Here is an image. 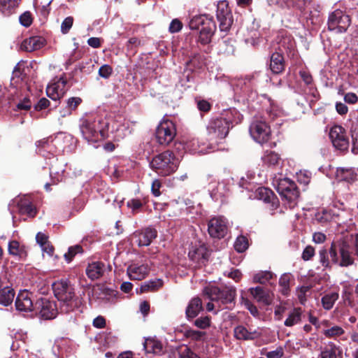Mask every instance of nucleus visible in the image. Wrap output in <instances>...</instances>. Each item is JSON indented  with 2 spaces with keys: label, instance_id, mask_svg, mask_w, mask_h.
Instances as JSON below:
<instances>
[{
  "label": "nucleus",
  "instance_id": "nucleus-1",
  "mask_svg": "<svg viewBox=\"0 0 358 358\" xmlns=\"http://www.w3.org/2000/svg\"><path fill=\"white\" fill-rule=\"evenodd\" d=\"M203 296L210 302L206 305L208 311H213L217 308L218 310L231 308L234 304L236 296V289L233 287L220 288L213 285H208L203 289Z\"/></svg>",
  "mask_w": 358,
  "mask_h": 358
},
{
  "label": "nucleus",
  "instance_id": "nucleus-2",
  "mask_svg": "<svg viewBox=\"0 0 358 358\" xmlns=\"http://www.w3.org/2000/svg\"><path fill=\"white\" fill-rule=\"evenodd\" d=\"M108 127V120L101 117L84 120L80 125L83 138L90 143H96L107 138Z\"/></svg>",
  "mask_w": 358,
  "mask_h": 358
},
{
  "label": "nucleus",
  "instance_id": "nucleus-3",
  "mask_svg": "<svg viewBox=\"0 0 358 358\" xmlns=\"http://www.w3.org/2000/svg\"><path fill=\"white\" fill-rule=\"evenodd\" d=\"M55 296L59 302L62 312L69 313L78 306V301L73 285L66 280H58L52 284Z\"/></svg>",
  "mask_w": 358,
  "mask_h": 358
},
{
  "label": "nucleus",
  "instance_id": "nucleus-4",
  "mask_svg": "<svg viewBox=\"0 0 358 358\" xmlns=\"http://www.w3.org/2000/svg\"><path fill=\"white\" fill-rule=\"evenodd\" d=\"M178 164V159L169 150L155 156L150 163L151 169L162 176H169L174 173Z\"/></svg>",
  "mask_w": 358,
  "mask_h": 358
},
{
  "label": "nucleus",
  "instance_id": "nucleus-5",
  "mask_svg": "<svg viewBox=\"0 0 358 358\" xmlns=\"http://www.w3.org/2000/svg\"><path fill=\"white\" fill-rule=\"evenodd\" d=\"M191 29H199V41L208 44L216 30V24L212 16L200 15L193 17L189 23Z\"/></svg>",
  "mask_w": 358,
  "mask_h": 358
},
{
  "label": "nucleus",
  "instance_id": "nucleus-6",
  "mask_svg": "<svg viewBox=\"0 0 358 358\" xmlns=\"http://www.w3.org/2000/svg\"><path fill=\"white\" fill-rule=\"evenodd\" d=\"M176 135L175 124L169 120H163L157 127L155 136L157 142L162 145H167L173 141Z\"/></svg>",
  "mask_w": 358,
  "mask_h": 358
},
{
  "label": "nucleus",
  "instance_id": "nucleus-7",
  "mask_svg": "<svg viewBox=\"0 0 358 358\" xmlns=\"http://www.w3.org/2000/svg\"><path fill=\"white\" fill-rule=\"evenodd\" d=\"M231 122L225 117L212 120L207 126L208 135L210 139L224 138L229 133Z\"/></svg>",
  "mask_w": 358,
  "mask_h": 358
},
{
  "label": "nucleus",
  "instance_id": "nucleus-8",
  "mask_svg": "<svg viewBox=\"0 0 358 358\" xmlns=\"http://www.w3.org/2000/svg\"><path fill=\"white\" fill-rule=\"evenodd\" d=\"M351 20L349 15H345L341 10H336L329 14L328 17V28L336 33H344L350 25Z\"/></svg>",
  "mask_w": 358,
  "mask_h": 358
},
{
  "label": "nucleus",
  "instance_id": "nucleus-9",
  "mask_svg": "<svg viewBox=\"0 0 358 358\" xmlns=\"http://www.w3.org/2000/svg\"><path fill=\"white\" fill-rule=\"evenodd\" d=\"M250 134L255 141L264 143L268 140L271 131L264 120L255 119L250 126Z\"/></svg>",
  "mask_w": 358,
  "mask_h": 358
},
{
  "label": "nucleus",
  "instance_id": "nucleus-10",
  "mask_svg": "<svg viewBox=\"0 0 358 358\" xmlns=\"http://www.w3.org/2000/svg\"><path fill=\"white\" fill-rule=\"evenodd\" d=\"M217 19L220 22V29L222 31H228L232 23V15L227 1H220L217 4Z\"/></svg>",
  "mask_w": 358,
  "mask_h": 358
},
{
  "label": "nucleus",
  "instance_id": "nucleus-11",
  "mask_svg": "<svg viewBox=\"0 0 358 358\" xmlns=\"http://www.w3.org/2000/svg\"><path fill=\"white\" fill-rule=\"evenodd\" d=\"M227 220L222 216L211 218L208 224V231L213 238H222L227 234Z\"/></svg>",
  "mask_w": 358,
  "mask_h": 358
},
{
  "label": "nucleus",
  "instance_id": "nucleus-12",
  "mask_svg": "<svg viewBox=\"0 0 358 358\" xmlns=\"http://www.w3.org/2000/svg\"><path fill=\"white\" fill-rule=\"evenodd\" d=\"M329 137L333 145L338 150H347L349 147L348 138L345 129L340 125H334L329 131Z\"/></svg>",
  "mask_w": 358,
  "mask_h": 358
},
{
  "label": "nucleus",
  "instance_id": "nucleus-13",
  "mask_svg": "<svg viewBox=\"0 0 358 358\" xmlns=\"http://www.w3.org/2000/svg\"><path fill=\"white\" fill-rule=\"evenodd\" d=\"M35 306L39 310L40 316L45 320L54 319L58 313L55 302L47 299H41Z\"/></svg>",
  "mask_w": 358,
  "mask_h": 358
},
{
  "label": "nucleus",
  "instance_id": "nucleus-14",
  "mask_svg": "<svg viewBox=\"0 0 358 358\" xmlns=\"http://www.w3.org/2000/svg\"><path fill=\"white\" fill-rule=\"evenodd\" d=\"M157 236V230L150 227L138 229L132 235L135 242L140 247L150 245L152 241L156 238Z\"/></svg>",
  "mask_w": 358,
  "mask_h": 358
},
{
  "label": "nucleus",
  "instance_id": "nucleus-15",
  "mask_svg": "<svg viewBox=\"0 0 358 358\" xmlns=\"http://www.w3.org/2000/svg\"><path fill=\"white\" fill-rule=\"evenodd\" d=\"M150 268L148 264L133 262L127 269L129 278L133 280H141L149 273Z\"/></svg>",
  "mask_w": 358,
  "mask_h": 358
},
{
  "label": "nucleus",
  "instance_id": "nucleus-16",
  "mask_svg": "<svg viewBox=\"0 0 358 358\" xmlns=\"http://www.w3.org/2000/svg\"><path fill=\"white\" fill-rule=\"evenodd\" d=\"M338 249L340 254V266L347 267L354 264V257L351 252L350 243L345 239L338 241Z\"/></svg>",
  "mask_w": 358,
  "mask_h": 358
},
{
  "label": "nucleus",
  "instance_id": "nucleus-17",
  "mask_svg": "<svg viewBox=\"0 0 358 358\" xmlns=\"http://www.w3.org/2000/svg\"><path fill=\"white\" fill-rule=\"evenodd\" d=\"M66 85V80L62 77L57 81L49 85L46 89L48 96L55 101L60 99L67 91Z\"/></svg>",
  "mask_w": 358,
  "mask_h": 358
},
{
  "label": "nucleus",
  "instance_id": "nucleus-18",
  "mask_svg": "<svg viewBox=\"0 0 358 358\" xmlns=\"http://www.w3.org/2000/svg\"><path fill=\"white\" fill-rule=\"evenodd\" d=\"M278 192L282 198L287 201L289 207L292 208L296 205L299 192L294 182H289V185L285 187L279 186Z\"/></svg>",
  "mask_w": 358,
  "mask_h": 358
},
{
  "label": "nucleus",
  "instance_id": "nucleus-19",
  "mask_svg": "<svg viewBox=\"0 0 358 358\" xmlns=\"http://www.w3.org/2000/svg\"><path fill=\"white\" fill-rule=\"evenodd\" d=\"M256 198L270 204L271 210L276 209L279 206V201L275 194L268 188L261 187L256 190Z\"/></svg>",
  "mask_w": 358,
  "mask_h": 358
},
{
  "label": "nucleus",
  "instance_id": "nucleus-20",
  "mask_svg": "<svg viewBox=\"0 0 358 358\" xmlns=\"http://www.w3.org/2000/svg\"><path fill=\"white\" fill-rule=\"evenodd\" d=\"M32 294L24 290L20 292L15 300V306L20 311L29 312L34 309V304L31 299Z\"/></svg>",
  "mask_w": 358,
  "mask_h": 358
},
{
  "label": "nucleus",
  "instance_id": "nucleus-21",
  "mask_svg": "<svg viewBox=\"0 0 358 358\" xmlns=\"http://www.w3.org/2000/svg\"><path fill=\"white\" fill-rule=\"evenodd\" d=\"M250 292L257 301L265 305L271 304L273 301V293L263 287L257 286L250 288Z\"/></svg>",
  "mask_w": 358,
  "mask_h": 358
},
{
  "label": "nucleus",
  "instance_id": "nucleus-22",
  "mask_svg": "<svg viewBox=\"0 0 358 358\" xmlns=\"http://www.w3.org/2000/svg\"><path fill=\"white\" fill-rule=\"evenodd\" d=\"M188 255L192 261L200 266L208 260V251L204 245H195L189 250Z\"/></svg>",
  "mask_w": 358,
  "mask_h": 358
},
{
  "label": "nucleus",
  "instance_id": "nucleus-23",
  "mask_svg": "<svg viewBox=\"0 0 358 358\" xmlns=\"http://www.w3.org/2000/svg\"><path fill=\"white\" fill-rule=\"evenodd\" d=\"M146 354L161 355L164 352V345L160 341L156 338H147L143 343Z\"/></svg>",
  "mask_w": 358,
  "mask_h": 358
},
{
  "label": "nucleus",
  "instance_id": "nucleus-24",
  "mask_svg": "<svg viewBox=\"0 0 358 358\" xmlns=\"http://www.w3.org/2000/svg\"><path fill=\"white\" fill-rule=\"evenodd\" d=\"M19 212L22 214H26L30 217H34L36 211L32 205L29 199L25 196L16 199Z\"/></svg>",
  "mask_w": 358,
  "mask_h": 358
},
{
  "label": "nucleus",
  "instance_id": "nucleus-25",
  "mask_svg": "<svg viewBox=\"0 0 358 358\" xmlns=\"http://www.w3.org/2000/svg\"><path fill=\"white\" fill-rule=\"evenodd\" d=\"M203 310L202 301L200 298L194 297L189 302L185 314L188 320L196 317Z\"/></svg>",
  "mask_w": 358,
  "mask_h": 358
},
{
  "label": "nucleus",
  "instance_id": "nucleus-26",
  "mask_svg": "<svg viewBox=\"0 0 358 358\" xmlns=\"http://www.w3.org/2000/svg\"><path fill=\"white\" fill-rule=\"evenodd\" d=\"M285 60L282 54L273 52L271 56L270 69L275 74L281 73L285 70Z\"/></svg>",
  "mask_w": 358,
  "mask_h": 358
},
{
  "label": "nucleus",
  "instance_id": "nucleus-27",
  "mask_svg": "<svg viewBox=\"0 0 358 358\" xmlns=\"http://www.w3.org/2000/svg\"><path fill=\"white\" fill-rule=\"evenodd\" d=\"M104 273V264L94 262L89 264L86 268V274L91 280H96L103 275Z\"/></svg>",
  "mask_w": 358,
  "mask_h": 358
},
{
  "label": "nucleus",
  "instance_id": "nucleus-28",
  "mask_svg": "<svg viewBox=\"0 0 358 358\" xmlns=\"http://www.w3.org/2000/svg\"><path fill=\"white\" fill-rule=\"evenodd\" d=\"M235 337L238 340H253L260 336L257 331H250L243 326H238L234 330Z\"/></svg>",
  "mask_w": 358,
  "mask_h": 358
},
{
  "label": "nucleus",
  "instance_id": "nucleus-29",
  "mask_svg": "<svg viewBox=\"0 0 358 358\" xmlns=\"http://www.w3.org/2000/svg\"><path fill=\"white\" fill-rule=\"evenodd\" d=\"M336 178L340 180L346 181L348 182L355 180L357 173L353 168H337L336 172Z\"/></svg>",
  "mask_w": 358,
  "mask_h": 358
},
{
  "label": "nucleus",
  "instance_id": "nucleus-30",
  "mask_svg": "<svg viewBox=\"0 0 358 358\" xmlns=\"http://www.w3.org/2000/svg\"><path fill=\"white\" fill-rule=\"evenodd\" d=\"M15 296V292L13 288L8 286V283L0 289V303L4 306L11 304Z\"/></svg>",
  "mask_w": 358,
  "mask_h": 358
},
{
  "label": "nucleus",
  "instance_id": "nucleus-31",
  "mask_svg": "<svg viewBox=\"0 0 358 358\" xmlns=\"http://www.w3.org/2000/svg\"><path fill=\"white\" fill-rule=\"evenodd\" d=\"M82 103V99L80 97H71L66 101V108L60 110V116L65 117L71 115L78 106Z\"/></svg>",
  "mask_w": 358,
  "mask_h": 358
},
{
  "label": "nucleus",
  "instance_id": "nucleus-32",
  "mask_svg": "<svg viewBox=\"0 0 358 358\" xmlns=\"http://www.w3.org/2000/svg\"><path fill=\"white\" fill-rule=\"evenodd\" d=\"M302 309L301 308H294L290 311L287 319L285 320L284 324L286 327H293L301 322Z\"/></svg>",
  "mask_w": 358,
  "mask_h": 358
},
{
  "label": "nucleus",
  "instance_id": "nucleus-33",
  "mask_svg": "<svg viewBox=\"0 0 358 358\" xmlns=\"http://www.w3.org/2000/svg\"><path fill=\"white\" fill-rule=\"evenodd\" d=\"M18 5L19 0H0V12L5 16H9Z\"/></svg>",
  "mask_w": 358,
  "mask_h": 358
},
{
  "label": "nucleus",
  "instance_id": "nucleus-34",
  "mask_svg": "<svg viewBox=\"0 0 358 358\" xmlns=\"http://www.w3.org/2000/svg\"><path fill=\"white\" fill-rule=\"evenodd\" d=\"M164 285V282L160 278H156L145 282L140 287V292H155L161 288Z\"/></svg>",
  "mask_w": 358,
  "mask_h": 358
},
{
  "label": "nucleus",
  "instance_id": "nucleus-35",
  "mask_svg": "<svg viewBox=\"0 0 358 358\" xmlns=\"http://www.w3.org/2000/svg\"><path fill=\"white\" fill-rule=\"evenodd\" d=\"M24 45L28 51H34L43 47V39L37 36L30 37L24 41Z\"/></svg>",
  "mask_w": 358,
  "mask_h": 358
},
{
  "label": "nucleus",
  "instance_id": "nucleus-36",
  "mask_svg": "<svg viewBox=\"0 0 358 358\" xmlns=\"http://www.w3.org/2000/svg\"><path fill=\"white\" fill-rule=\"evenodd\" d=\"M338 293L336 292L325 294L322 298V303L324 309L330 310L338 299Z\"/></svg>",
  "mask_w": 358,
  "mask_h": 358
},
{
  "label": "nucleus",
  "instance_id": "nucleus-37",
  "mask_svg": "<svg viewBox=\"0 0 358 358\" xmlns=\"http://www.w3.org/2000/svg\"><path fill=\"white\" fill-rule=\"evenodd\" d=\"M263 162L268 166H275L279 163L280 157L273 151L267 150L262 157Z\"/></svg>",
  "mask_w": 358,
  "mask_h": 358
},
{
  "label": "nucleus",
  "instance_id": "nucleus-38",
  "mask_svg": "<svg viewBox=\"0 0 358 358\" xmlns=\"http://www.w3.org/2000/svg\"><path fill=\"white\" fill-rule=\"evenodd\" d=\"M8 252L10 255L22 257L25 255V250L17 241H10L8 243Z\"/></svg>",
  "mask_w": 358,
  "mask_h": 358
},
{
  "label": "nucleus",
  "instance_id": "nucleus-39",
  "mask_svg": "<svg viewBox=\"0 0 358 358\" xmlns=\"http://www.w3.org/2000/svg\"><path fill=\"white\" fill-rule=\"evenodd\" d=\"M248 248V240L244 236H239L237 237L234 243V248L238 252L245 251Z\"/></svg>",
  "mask_w": 358,
  "mask_h": 358
},
{
  "label": "nucleus",
  "instance_id": "nucleus-40",
  "mask_svg": "<svg viewBox=\"0 0 358 358\" xmlns=\"http://www.w3.org/2000/svg\"><path fill=\"white\" fill-rule=\"evenodd\" d=\"M344 330L339 326H334L329 329L324 330V335L327 338H336L344 334Z\"/></svg>",
  "mask_w": 358,
  "mask_h": 358
},
{
  "label": "nucleus",
  "instance_id": "nucleus-41",
  "mask_svg": "<svg viewBox=\"0 0 358 358\" xmlns=\"http://www.w3.org/2000/svg\"><path fill=\"white\" fill-rule=\"evenodd\" d=\"M178 358H199L196 354L193 352L187 346H180L178 350Z\"/></svg>",
  "mask_w": 358,
  "mask_h": 358
},
{
  "label": "nucleus",
  "instance_id": "nucleus-42",
  "mask_svg": "<svg viewBox=\"0 0 358 358\" xmlns=\"http://www.w3.org/2000/svg\"><path fill=\"white\" fill-rule=\"evenodd\" d=\"M273 274L269 271H261L253 278L255 282H259L260 284H264L272 278Z\"/></svg>",
  "mask_w": 358,
  "mask_h": 358
},
{
  "label": "nucleus",
  "instance_id": "nucleus-43",
  "mask_svg": "<svg viewBox=\"0 0 358 358\" xmlns=\"http://www.w3.org/2000/svg\"><path fill=\"white\" fill-rule=\"evenodd\" d=\"M127 206L131 210L133 213H138L141 210L143 203L142 201L138 199H132L128 201Z\"/></svg>",
  "mask_w": 358,
  "mask_h": 358
},
{
  "label": "nucleus",
  "instance_id": "nucleus-44",
  "mask_svg": "<svg viewBox=\"0 0 358 358\" xmlns=\"http://www.w3.org/2000/svg\"><path fill=\"white\" fill-rule=\"evenodd\" d=\"M337 249H338V242L337 243L332 242L331 244L329 250L328 252V254H329V256H330L331 262L340 266V259L338 256Z\"/></svg>",
  "mask_w": 358,
  "mask_h": 358
},
{
  "label": "nucleus",
  "instance_id": "nucleus-45",
  "mask_svg": "<svg viewBox=\"0 0 358 358\" xmlns=\"http://www.w3.org/2000/svg\"><path fill=\"white\" fill-rule=\"evenodd\" d=\"M82 252V247L80 245H76L69 248L68 252L64 254V258L68 262H70L76 254Z\"/></svg>",
  "mask_w": 358,
  "mask_h": 358
},
{
  "label": "nucleus",
  "instance_id": "nucleus-46",
  "mask_svg": "<svg viewBox=\"0 0 358 358\" xmlns=\"http://www.w3.org/2000/svg\"><path fill=\"white\" fill-rule=\"evenodd\" d=\"M338 350L335 345H330L321 352L322 358H338Z\"/></svg>",
  "mask_w": 358,
  "mask_h": 358
},
{
  "label": "nucleus",
  "instance_id": "nucleus-47",
  "mask_svg": "<svg viewBox=\"0 0 358 358\" xmlns=\"http://www.w3.org/2000/svg\"><path fill=\"white\" fill-rule=\"evenodd\" d=\"M290 277L287 274L282 275L279 280V285L282 287V293L285 295L287 294L289 289Z\"/></svg>",
  "mask_w": 358,
  "mask_h": 358
},
{
  "label": "nucleus",
  "instance_id": "nucleus-48",
  "mask_svg": "<svg viewBox=\"0 0 358 358\" xmlns=\"http://www.w3.org/2000/svg\"><path fill=\"white\" fill-rule=\"evenodd\" d=\"M319 261L325 268L331 266L329 254L327 249L322 248L319 251Z\"/></svg>",
  "mask_w": 358,
  "mask_h": 358
},
{
  "label": "nucleus",
  "instance_id": "nucleus-49",
  "mask_svg": "<svg viewBox=\"0 0 358 358\" xmlns=\"http://www.w3.org/2000/svg\"><path fill=\"white\" fill-rule=\"evenodd\" d=\"M19 20L20 24L25 27H29L33 21L31 14L29 11H26L24 13H22L20 16Z\"/></svg>",
  "mask_w": 358,
  "mask_h": 358
},
{
  "label": "nucleus",
  "instance_id": "nucleus-50",
  "mask_svg": "<svg viewBox=\"0 0 358 358\" xmlns=\"http://www.w3.org/2000/svg\"><path fill=\"white\" fill-rule=\"evenodd\" d=\"M210 320L208 316L201 317L194 321V325L200 329H206L210 326Z\"/></svg>",
  "mask_w": 358,
  "mask_h": 358
},
{
  "label": "nucleus",
  "instance_id": "nucleus-51",
  "mask_svg": "<svg viewBox=\"0 0 358 358\" xmlns=\"http://www.w3.org/2000/svg\"><path fill=\"white\" fill-rule=\"evenodd\" d=\"M73 18L72 17H66L61 24V31L62 34H67L73 26Z\"/></svg>",
  "mask_w": 358,
  "mask_h": 358
},
{
  "label": "nucleus",
  "instance_id": "nucleus-52",
  "mask_svg": "<svg viewBox=\"0 0 358 358\" xmlns=\"http://www.w3.org/2000/svg\"><path fill=\"white\" fill-rule=\"evenodd\" d=\"M113 73V68L108 64L102 65L99 69V75L105 79L108 78Z\"/></svg>",
  "mask_w": 358,
  "mask_h": 358
},
{
  "label": "nucleus",
  "instance_id": "nucleus-53",
  "mask_svg": "<svg viewBox=\"0 0 358 358\" xmlns=\"http://www.w3.org/2000/svg\"><path fill=\"white\" fill-rule=\"evenodd\" d=\"M315 220L322 224L328 222L331 220V215L327 211H322L321 213H317L315 215Z\"/></svg>",
  "mask_w": 358,
  "mask_h": 358
},
{
  "label": "nucleus",
  "instance_id": "nucleus-54",
  "mask_svg": "<svg viewBox=\"0 0 358 358\" xmlns=\"http://www.w3.org/2000/svg\"><path fill=\"white\" fill-rule=\"evenodd\" d=\"M182 22L178 19H174L170 23L169 30L171 33H176L180 31L182 29Z\"/></svg>",
  "mask_w": 358,
  "mask_h": 358
},
{
  "label": "nucleus",
  "instance_id": "nucleus-55",
  "mask_svg": "<svg viewBox=\"0 0 358 358\" xmlns=\"http://www.w3.org/2000/svg\"><path fill=\"white\" fill-rule=\"evenodd\" d=\"M315 255V248L313 246L308 245L303 250L302 253V259L304 261L310 260Z\"/></svg>",
  "mask_w": 358,
  "mask_h": 358
},
{
  "label": "nucleus",
  "instance_id": "nucleus-56",
  "mask_svg": "<svg viewBox=\"0 0 358 358\" xmlns=\"http://www.w3.org/2000/svg\"><path fill=\"white\" fill-rule=\"evenodd\" d=\"M223 188V185L218 184L216 189H211L210 194L213 199L217 200L219 199H222L224 196V193L222 192L219 191L220 189Z\"/></svg>",
  "mask_w": 358,
  "mask_h": 358
},
{
  "label": "nucleus",
  "instance_id": "nucleus-57",
  "mask_svg": "<svg viewBox=\"0 0 358 358\" xmlns=\"http://www.w3.org/2000/svg\"><path fill=\"white\" fill-rule=\"evenodd\" d=\"M344 101L349 104H355L358 101V96L353 92H348L345 94Z\"/></svg>",
  "mask_w": 358,
  "mask_h": 358
},
{
  "label": "nucleus",
  "instance_id": "nucleus-58",
  "mask_svg": "<svg viewBox=\"0 0 358 358\" xmlns=\"http://www.w3.org/2000/svg\"><path fill=\"white\" fill-rule=\"evenodd\" d=\"M352 151L355 154H358V131L352 132Z\"/></svg>",
  "mask_w": 358,
  "mask_h": 358
},
{
  "label": "nucleus",
  "instance_id": "nucleus-59",
  "mask_svg": "<svg viewBox=\"0 0 358 358\" xmlns=\"http://www.w3.org/2000/svg\"><path fill=\"white\" fill-rule=\"evenodd\" d=\"M197 107L201 111L208 112L210 110L211 106L210 103L206 100H199L197 101Z\"/></svg>",
  "mask_w": 358,
  "mask_h": 358
},
{
  "label": "nucleus",
  "instance_id": "nucleus-60",
  "mask_svg": "<svg viewBox=\"0 0 358 358\" xmlns=\"http://www.w3.org/2000/svg\"><path fill=\"white\" fill-rule=\"evenodd\" d=\"M205 334L204 332L196 331V330H189L187 331V336L193 340H200L202 336Z\"/></svg>",
  "mask_w": 358,
  "mask_h": 358
},
{
  "label": "nucleus",
  "instance_id": "nucleus-61",
  "mask_svg": "<svg viewBox=\"0 0 358 358\" xmlns=\"http://www.w3.org/2000/svg\"><path fill=\"white\" fill-rule=\"evenodd\" d=\"M87 44L93 48H99L101 45V39L97 37H91L87 40Z\"/></svg>",
  "mask_w": 358,
  "mask_h": 358
},
{
  "label": "nucleus",
  "instance_id": "nucleus-62",
  "mask_svg": "<svg viewBox=\"0 0 358 358\" xmlns=\"http://www.w3.org/2000/svg\"><path fill=\"white\" fill-rule=\"evenodd\" d=\"M92 324L94 327L102 329L106 326V320L102 316H98L94 319Z\"/></svg>",
  "mask_w": 358,
  "mask_h": 358
},
{
  "label": "nucleus",
  "instance_id": "nucleus-63",
  "mask_svg": "<svg viewBox=\"0 0 358 358\" xmlns=\"http://www.w3.org/2000/svg\"><path fill=\"white\" fill-rule=\"evenodd\" d=\"M162 186V184L159 180H155L152 183L151 190L152 194L155 196H158L160 195V191L159 189Z\"/></svg>",
  "mask_w": 358,
  "mask_h": 358
},
{
  "label": "nucleus",
  "instance_id": "nucleus-64",
  "mask_svg": "<svg viewBox=\"0 0 358 358\" xmlns=\"http://www.w3.org/2000/svg\"><path fill=\"white\" fill-rule=\"evenodd\" d=\"M50 105V101L47 99L46 98H42L41 99L38 103L35 106V109L36 110H41L43 109L46 108Z\"/></svg>",
  "mask_w": 358,
  "mask_h": 358
}]
</instances>
